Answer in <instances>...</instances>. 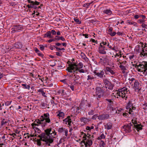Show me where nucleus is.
Returning a JSON list of instances; mask_svg holds the SVG:
<instances>
[{"label": "nucleus", "instance_id": "f257e3e1", "mask_svg": "<svg viewBox=\"0 0 147 147\" xmlns=\"http://www.w3.org/2000/svg\"><path fill=\"white\" fill-rule=\"evenodd\" d=\"M49 117V113H45L43 115H41L39 119L35 120L34 123L32 124V126L34 127L41 125L42 127H45L47 125V123H49L51 122Z\"/></svg>", "mask_w": 147, "mask_h": 147}, {"label": "nucleus", "instance_id": "f03ea898", "mask_svg": "<svg viewBox=\"0 0 147 147\" xmlns=\"http://www.w3.org/2000/svg\"><path fill=\"white\" fill-rule=\"evenodd\" d=\"M51 129H47L45 130V132L42 133L40 135L47 140L49 143L52 144L54 141V139H53V137H51V135L52 137V133H51Z\"/></svg>", "mask_w": 147, "mask_h": 147}, {"label": "nucleus", "instance_id": "7ed1b4c3", "mask_svg": "<svg viewBox=\"0 0 147 147\" xmlns=\"http://www.w3.org/2000/svg\"><path fill=\"white\" fill-rule=\"evenodd\" d=\"M135 67L137 69L138 71L139 72H143L145 76L147 75V62L142 61L139 63V64H137Z\"/></svg>", "mask_w": 147, "mask_h": 147}, {"label": "nucleus", "instance_id": "20e7f679", "mask_svg": "<svg viewBox=\"0 0 147 147\" xmlns=\"http://www.w3.org/2000/svg\"><path fill=\"white\" fill-rule=\"evenodd\" d=\"M81 135L83 136V138H84L85 140V147L88 146H91L93 143L92 141L91 140V138H93V135L91 136L88 134L84 133V132H81Z\"/></svg>", "mask_w": 147, "mask_h": 147}, {"label": "nucleus", "instance_id": "39448f33", "mask_svg": "<svg viewBox=\"0 0 147 147\" xmlns=\"http://www.w3.org/2000/svg\"><path fill=\"white\" fill-rule=\"evenodd\" d=\"M129 93V91L128 89L124 87L121 89H119V91L117 92L116 95L117 96H121L123 98L126 100L128 95Z\"/></svg>", "mask_w": 147, "mask_h": 147}, {"label": "nucleus", "instance_id": "423d86ee", "mask_svg": "<svg viewBox=\"0 0 147 147\" xmlns=\"http://www.w3.org/2000/svg\"><path fill=\"white\" fill-rule=\"evenodd\" d=\"M78 65H77L76 63L73 64L71 63L69 65V67H68L66 70L68 72L72 73L73 74L75 73L77 74L78 72H77V70L78 68Z\"/></svg>", "mask_w": 147, "mask_h": 147}, {"label": "nucleus", "instance_id": "0eeeda50", "mask_svg": "<svg viewBox=\"0 0 147 147\" xmlns=\"http://www.w3.org/2000/svg\"><path fill=\"white\" fill-rule=\"evenodd\" d=\"M104 86L101 88L100 87L97 86L96 89V94L98 96V98H100L103 96L105 94V89H104Z\"/></svg>", "mask_w": 147, "mask_h": 147}, {"label": "nucleus", "instance_id": "6e6552de", "mask_svg": "<svg viewBox=\"0 0 147 147\" xmlns=\"http://www.w3.org/2000/svg\"><path fill=\"white\" fill-rule=\"evenodd\" d=\"M107 44L106 42L104 41L100 43V45L98 48V52L99 53L104 54H106V50H107V49L105 47V45Z\"/></svg>", "mask_w": 147, "mask_h": 147}, {"label": "nucleus", "instance_id": "1a4fd4ad", "mask_svg": "<svg viewBox=\"0 0 147 147\" xmlns=\"http://www.w3.org/2000/svg\"><path fill=\"white\" fill-rule=\"evenodd\" d=\"M38 137L40 138L39 139H37L36 140H35V142H37V145L39 146H41V141H43L45 142L44 144L45 146H51V144L49 143L47 140L45 139L44 138L42 137L40 135L38 136Z\"/></svg>", "mask_w": 147, "mask_h": 147}, {"label": "nucleus", "instance_id": "9d476101", "mask_svg": "<svg viewBox=\"0 0 147 147\" xmlns=\"http://www.w3.org/2000/svg\"><path fill=\"white\" fill-rule=\"evenodd\" d=\"M73 115H71L70 116H68L66 118L63 120V123L68 125L69 128L71 125V123L72 122L71 119Z\"/></svg>", "mask_w": 147, "mask_h": 147}, {"label": "nucleus", "instance_id": "9b49d317", "mask_svg": "<svg viewBox=\"0 0 147 147\" xmlns=\"http://www.w3.org/2000/svg\"><path fill=\"white\" fill-rule=\"evenodd\" d=\"M105 71L106 74H108L109 72H110L111 75H115L116 73L115 70L113 68L109 67H106Z\"/></svg>", "mask_w": 147, "mask_h": 147}, {"label": "nucleus", "instance_id": "f8f14e48", "mask_svg": "<svg viewBox=\"0 0 147 147\" xmlns=\"http://www.w3.org/2000/svg\"><path fill=\"white\" fill-rule=\"evenodd\" d=\"M132 125L130 123L127 125H125L123 127L122 129L126 132H130L131 131V127Z\"/></svg>", "mask_w": 147, "mask_h": 147}, {"label": "nucleus", "instance_id": "ddd939ff", "mask_svg": "<svg viewBox=\"0 0 147 147\" xmlns=\"http://www.w3.org/2000/svg\"><path fill=\"white\" fill-rule=\"evenodd\" d=\"M109 117V115L107 114H104L99 115L98 117V119L100 120H106Z\"/></svg>", "mask_w": 147, "mask_h": 147}, {"label": "nucleus", "instance_id": "4468645a", "mask_svg": "<svg viewBox=\"0 0 147 147\" xmlns=\"http://www.w3.org/2000/svg\"><path fill=\"white\" fill-rule=\"evenodd\" d=\"M28 1L29 3H32V8L34 9H36L37 7L35 5H38L39 4V2L36 1H34L31 0H28Z\"/></svg>", "mask_w": 147, "mask_h": 147}, {"label": "nucleus", "instance_id": "2eb2a0df", "mask_svg": "<svg viewBox=\"0 0 147 147\" xmlns=\"http://www.w3.org/2000/svg\"><path fill=\"white\" fill-rule=\"evenodd\" d=\"M22 46V44L20 42L15 43L13 46L12 49H18L21 48Z\"/></svg>", "mask_w": 147, "mask_h": 147}, {"label": "nucleus", "instance_id": "dca6fc26", "mask_svg": "<svg viewBox=\"0 0 147 147\" xmlns=\"http://www.w3.org/2000/svg\"><path fill=\"white\" fill-rule=\"evenodd\" d=\"M9 120L8 119L6 118H2L1 121V127L5 126L6 125H7V124H9Z\"/></svg>", "mask_w": 147, "mask_h": 147}, {"label": "nucleus", "instance_id": "f3484780", "mask_svg": "<svg viewBox=\"0 0 147 147\" xmlns=\"http://www.w3.org/2000/svg\"><path fill=\"white\" fill-rule=\"evenodd\" d=\"M94 73L95 75L100 78H103L105 76L104 75L105 73L103 71H101L100 72H96L94 71Z\"/></svg>", "mask_w": 147, "mask_h": 147}, {"label": "nucleus", "instance_id": "a211bd4d", "mask_svg": "<svg viewBox=\"0 0 147 147\" xmlns=\"http://www.w3.org/2000/svg\"><path fill=\"white\" fill-rule=\"evenodd\" d=\"M37 91L39 93V94H41L42 95L45 97H47L46 95L45 94L46 91L44 90V88H40Z\"/></svg>", "mask_w": 147, "mask_h": 147}, {"label": "nucleus", "instance_id": "6ab92c4d", "mask_svg": "<svg viewBox=\"0 0 147 147\" xmlns=\"http://www.w3.org/2000/svg\"><path fill=\"white\" fill-rule=\"evenodd\" d=\"M86 100L82 101L81 102L79 105V107L80 109L84 110L87 108L86 107Z\"/></svg>", "mask_w": 147, "mask_h": 147}, {"label": "nucleus", "instance_id": "aec40b11", "mask_svg": "<svg viewBox=\"0 0 147 147\" xmlns=\"http://www.w3.org/2000/svg\"><path fill=\"white\" fill-rule=\"evenodd\" d=\"M13 26L15 28V29L16 31V32L20 31L22 28V26L19 24L13 25Z\"/></svg>", "mask_w": 147, "mask_h": 147}, {"label": "nucleus", "instance_id": "412c9836", "mask_svg": "<svg viewBox=\"0 0 147 147\" xmlns=\"http://www.w3.org/2000/svg\"><path fill=\"white\" fill-rule=\"evenodd\" d=\"M56 61L57 62V65L58 69L63 68L65 67L64 64L61 62L59 61Z\"/></svg>", "mask_w": 147, "mask_h": 147}, {"label": "nucleus", "instance_id": "4be33fe9", "mask_svg": "<svg viewBox=\"0 0 147 147\" xmlns=\"http://www.w3.org/2000/svg\"><path fill=\"white\" fill-rule=\"evenodd\" d=\"M142 127L143 126L140 123L139 124L137 123V124H136L134 127L136 129L137 131H139L140 130L142 129Z\"/></svg>", "mask_w": 147, "mask_h": 147}, {"label": "nucleus", "instance_id": "5701e85b", "mask_svg": "<svg viewBox=\"0 0 147 147\" xmlns=\"http://www.w3.org/2000/svg\"><path fill=\"white\" fill-rule=\"evenodd\" d=\"M80 120L81 122L86 124L90 121V119L87 118L85 117H82L80 118Z\"/></svg>", "mask_w": 147, "mask_h": 147}, {"label": "nucleus", "instance_id": "b1692460", "mask_svg": "<svg viewBox=\"0 0 147 147\" xmlns=\"http://www.w3.org/2000/svg\"><path fill=\"white\" fill-rule=\"evenodd\" d=\"M105 129H111L112 127V123L110 122H109L105 125Z\"/></svg>", "mask_w": 147, "mask_h": 147}, {"label": "nucleus", "instance_id": "393cba45", "mask_svg": "<svg viewBox=\"0 0 147 147\" xmlns=\"http://www.w3.org/2000/svg\"><path fill=\"white\" fill-rule=\"evenodd\" d=\"M119 67L121 68L122 72L123 74H125L126 72L127 69L125 66L123 65H120L119 66Z\"/></svg>", "mask_w": 147, "mask_h": 147}, {"label": "nucleus", "instance_id": "a878e982", "mask_svg": "<svg viewBox=\"0 0 147 147\" xmlns=\"http://www.w3.org/2000/svg\"><path fill=\"white\" fill-rule=\"evenodd\" d=\"M64 114L63 112H59V113L57 115V116L58 117L59 119H63L64 117Z\"/></svg>", "mask_w": 147, "mask_h": 147}, {"label": "nucleus", "instance_id": "bb28decb", "mask_svg": "<svg viewBox=\"0 0 147 147\" xmlns=\"http://www.w3.org/2000/svg\"><path fill=\"white\" fill-rule=\"evenodd\" d=\"M139 83L137 80H136L134 83V87L136 90L139 89Z\"/></svg>", "mask_w": 147, "mask_h": 147}, {"label": "nucleus", "instance_id": "cd10ccee", "mask_svg": "<svg viewBox=\"0 0 147 147\" xmlns=\"http://www.w3.org/2000/svg\"><path fill=\"white\" fill-rule=\"evenodd\" d=\"M140 55L143 56H147V49H143L142 52L140 53Z\"/></svg>", "mask_w": 147, "mask_h": 147}, {"label": "nucleus", "instance_id": "c85d7f7f", "mask_svg": "<svg viewBox=\"0 0 147 147\" xmlns=\"http://www.w3.org/2000/svg\"><path fill=\"white\" fill-rule=\"evenodd\" d=\"M22 86H23L24 89H27L29 90L30 88V85L29 84L27 85L26 84H21Z\"/></svg>", "mask_w": 147, "mask_h": 147}, {"label": "nucleus", "instance_id": "c756f323", "mask_svg": "<svg viewBox=\"0 0 147 147\" xmlns=\"http://www.w3.org/2000/svg\"><path fill=\"white\" fill-rule=\"evenodd\" d=\"M94 79V78L93 76L92 75H88L87 76V80L89 82H91Z\"/></svg>", "mask_w": 147, "mask_h": 147}, {"label": "nucleus", "instance_id": "7c9ffc66", "mask_svg": "<svg viewBox=\"0 0 147 147\" xmlns=\"http://www.w3.org/2000/svg\"><path fill=\"white\" fill-rule=\"evenodd\" d=\"M104 83L105 85V87H106L107 86L110 85L111 82L109 81L108 80L105 79L104 80Z\"/></svg>", "mask_w": 147, "mask_h": 147}, {"label": "nucleus", "instance_id": "2f4dec72", "mask_svg": "<svg viewBox=\"0 0 147 147\" xmlns=\"http://www.w3.org/2000/svg\"><path fill=\"white\" fill-rule=\"evenodd\" d=\"M103 12L108 15H110L112 13V11L109 9H106L103 11Z\"/></svg>", "mask_w": 147, "mask_h": 147}, {"label": "nucleus", "instance_id": "473e14b6", "mask_svg": "<svg viewBox=\"0 0 147 147\" xmlns=\"http://www.w3.org/2000/svg\"><path fill=\"white\" fill-rule=\"evenodd\" d=\"M55 37L56 38V40H57V41L59 40H61L63 41H65V38L63 37V36H55Z\"/></svg>", "mask_w": 147, "mask_h": 147}, {"label": "nucleus", "instance_id": "72a5a7b5", "mask_svg": "<svg viewBox=\"0 0 147 147\" xmlns=\"http://www.w3.org/2000/svg\"><path fill=\"white\" fill-rule=\"evenodd\" d=\"M113 86L111 83V84L110 85H108L106 87H104V88L106 89V90H107L106 89L107 88H108L109 89L112 90L113 88Z\"/></svg>", "mask_w": 147, "mask_h": 147}, {"label": "nucleus", "instance_id": "f704fd0d", "mask_svg": "<svg viewBox=\"0 0 147 147\" xmlns=\"http://www.w3.org/2000/svg\"><path fill=\"white\" fill-rule=\"evenodd\" d=\"M73 78L74 79V81L75 82L76 80L80 78V77L77 74H74V75Z\"/></svg>", "mask_w": 147, "mask_h": 147}, {"label": "nucleus", "instance_id": "c9c22d12", "mask_svg": "<svg viewBox=\"0 0 147 147\" xmlns=\"http://www.w3.org/2000/svg\"><path fill=\"white\" fill-rule=\"evenodd\" d=\"M73 108L74 109L76 112L77 113H78L80 112V111H79V107L76 106H74V107H72V109Z\"/></svg>", "mask_w": 147, "mask_h": 147}, {"label": "nucleus", "instance_id": "e433bc0d", "mask_svg": "<svg viewBox=\"0 0 147 147\" xmlns=\"http://www.w3.org/2000/svg\"><path fill=\"white\" fill-rule=\"evenodd\" d=\"M132 106V104L131 101H129L128 102L127 106L126 107V109L131 108V107Z\"/></svg>", "mask_w": 147, "mask_h": 147}, {"label": "nucleus", "instance_id": "4c0bfd02", "mask_svg": "<svg viewBox=\"0 0 147 147\" xmlns=\"http://www.w3.org/2000/svg\"><path fill=\"white\" fill-rule=\"evenodd\" d=\"M36 53L38 54L39 56L42 57V58H44V55L42 53H40V52L39 50L38 52V53Z\"/></svg>", "mask_w": 147, "mask_h": 147}, {"label": "nucleus", "instance_id": "58836bf2", "mask_svg": "<svg viewBox=\"0 0 147 147\" xmlns=\"http://www.w3.org/2000/svg\"><path fill=\"white\" fill-rule=\"evenodd\" d=\"M105 145V143L104 141L101 140L100 143V147H104Z\"/></svg>", "mask_w": 147, "mask_h": 147}, {"label": "nucleus", "instance_id": "ea45409f", "mask_svg": "<svg viewBox=\"0 0 147 147\" xmlns=\"http://www.w3.org/2000/svg\"><path fill=\"white\" fill-rule=\"evenodd\" d=\"M92 2H91L89 3H86L83 5V6L84 7H85L87 8H88L89 7V6H90V5L91 4H92Z\"/></svg>", "mask_w": 147, "mask_h": 147}, {"label": "nucleus", "instance_id": "a19ab883", "mask_svg": "<svg viewBox=\"0 0 147 147\" xmlns=\"http://www.w3.org/2000/svg\"><path fill=\"white\" fill-rule=\"evenodd\" d=\"M83 66V64L81 62H80L78 64V67L77 68H82Z\"/></svg>", "mask_w": 147, "mask_h": 147}, {"label": "nucleus", "instance_id": "79ce46f5", "mask_svg": "<svg viewBox=\"0 0 147 147\" xmlns=\"http://www.w3.org/2000/svg\"><path fill=\"white\" fill-rule=\"evenodd\" d=\"M65 129L63 128L62 127L59 128L58 129V131L59 133H62L63 131L65 130Z\"/></svg>", "mask_w": 147, "mask_h": 147}, {"label": "nucleus", "instance_id": "37998d69", "mask_svg": "<svg viewBox=\"0 0 147 147\" xmlns=\"http://www.w3.org/2000/svg\"><path fill=\"white\" fill-rule=\"evenodd\" d=\"M102 59H103V61L104 62H107L108 61V59L107 58V57L106 56H104L102 57Z\"/></svg>", "mask_w": 147, "mask_h": 147}, {"label": "nucleus", "instance_id": "c03bdc74", "mask_svg": "<svg viewBox=\"0 0 147 147\" xmlns=\"http://www.w3.org/2000/svg\"><path fill=\"white\" fill-rule=\"evenodd\" d=\"M74 20L78 24H80L81 23V21H80L78 19L74 18Z\"/></svg>", "mask_w": 147, "mask_h": 147}, {"label": "nucleus", "instance_id": "a18cd8bd", "mask_svg": "<svg viewBox=\"0 0 147 147\" xmlns=\"http://www.w3.org/2000/svg\"><path fill=\"white\" fill-rule=\"evenodd\" d=\"M50 31H47L46 33L44 34V38H49V34L50 33Z\"/></svg>", "mask_w": 147, "mask_h": 147}, {"label": "nucleus", "instance_id": "49530a36", "mask_svg": "<svg viewBox=\"0 0 147 147\" xmlns=\"http://www.w3.org/2000/svg\"><path fill=\"white\" fill-rule=\"evenodd\" d=\"M77 71H78L80 73H84L85 72L84 70L83 69H81V68H78L77 70Z\"/></svg>", "mask_w": 147, "mask_h": 147}, {"label": "nucleus", "instance_id": "de8ad7c7", "mask_svg": "<svg viewBox=\"0 0 147 147\" xmlns=\"http://www.w3.org/2000/svg\"><path fill=\"white\" fill-rule=\"evenodd\" d=\"M145 22V21L144 20V19H140L138 20V22L140 24L143 23H144Z\"/></svg>", "mask_w": 147, "mask_h": 147}, {"label": "nucleus", "instance_id": "09e8293b", "mask_svg": "<svg viewBox=\"0 0 147 147\" xmlns=\"http://www.w3.org/2000/svg\"><path fill=\"white\" fill-rule=\"evenodd\" d=\"M53 41H57L56 38L55 37V38L52 39H50L48 41V42H49V43H50L51 42Z\"/></svg>", "mask_w": 147, "mask_h": 147}, {"label": "nucleus", "instance_id": "8fccbe9b", "mask_svg": "<svg viewBox=\"0 0 147 147\" xmlns=\"http://www.w3.org/2000/svg\"><path fill=\"white\" fill-rule=\"evenodd\" d=\"M55 47L56 49L58 51H59V50H65V49L64 48H60L57 47Z\"/></svg>", "mask_w": 147, "mask_h": 147}, {"label": "nucleus", "instance_id": "3c124183", "mask_svg": "<svg viewBox=\"0 0 147 147\" xmlns=\"http://www.w3.org/2000/svg\"><path fill=\"white\" fill-rule=\"evenodd\" d=\"M128 56L129 59L132 60V59H134V57H135L134 55H130Z\"/></svg>", "mask_w": 147, "mask_h": 147}, {"label": "nucleus", "instance_id": "603ef678", "mask_svg": "<svg viewBox=\"0 0 147 147\" xmlns=\"http://www.w3.org/2000/svg\"><path fill=\"white\" fill-rule=\"evenodd\" d=\"M127 23L128 24H130V25H132L134 24V23H135V22H131L129 20H127Z\"/></svg>", "mask_w": 147, "mask_h": 147}, {"label": "nucleus", "instance_id": "864d4df0", "mask_svg": "<svg viewBox=\"0 0 147 147\" xmlns=\"http://www.w3.org/2000/svg\"><path fill=\"white\" fill-rule=\"evenodd\" d=\"M40 49L42 51H43L45 49L44 46L42 45H39Z\"/></svg>", "mask_w": 147, "mask_h": 147}, {"label": "nucleus", "instance_id": "5fc2aeb1", "mask_svg": "<svg viewBox=\"0 0 147 147\" xmlns=\"http://www.w3.org/2000/svg\"><path fill=\"white\" fill-rule=\"evenodd\" d=\"M116 33L115 32H111L109 33V34L112 36H114L116 34Z\"/></svg>", "mask_w": 147, "mask_h": 147}, {"label": "nucleus", "instance_id": "6e6d98bb", "mask_svg": "<svg viewBox=\"0 0 147 147\" xmlns=\"http://www.w3.org/2000/svg\"><path fill=\"white\" fill-rule=\"evenodd\" d=\"M51 32L53 35H55L56 34V32L54 30H52L51 31Z\"/></svg>", "mask_w": 147, "mask_h": 147}, {"label": "nucleus", "instance_id": "4d7b16f0", "mask_svg": "<svg viewBox=\"0 0 147 147\" xmlns=\"http://www.w3.org/2000/svg\"><path fill=\"white\" fill-rule=\"evenodd\" d=\"M106 100L108 102H109L110 105L112 104L113 103V102L111 99H106Z\"/></svg>", "mask_w": 147, "mask_h": 147}, {"label": "nucleus", "instance_id": "13d9d810", "mask_svg": "<svg viewBox=\"0 0 147 147\" xmlns=\"http://www.w3.org/2000/svg\"><path fill=\"white\" fill-rule=\"evenodd\" d=\"M131 122L134 125V126H135V125L136 124H137V121L133 119L131 120Z\"/></svg>", "mask_w": 147, "mask_h": 147}, {"label": "nucleus", "instance_id": "bf43d9fd", "mask_svg": "<svg viewBox=\"0 0 147 147\" xmlns=\"http://www.w3.org/2000/svg\"><path fill=\"white\" fill-rule=\"evenodd\" d=\"M100 137L101 139H104L105 138V136L104 135L103 133H102L100 136Z\"/></svg>", "mask_w": 147, "mask_h": 147}, {"label": "nucleus", "instance_id": "052dcab7", "mask_svg": "<svg viewBox=\"0 0 147 147\" xmlns=\"http://www.w3.org/2000/svg\"><path fill=\"white\" fill-rule=\"evenodd\" d=\"M11 30H12L11 31V33H14L15 32H16V31L15 29V28L14 27L11 28Z\"/></svg>", "mask_w": 147, "mask_h": 147}, {"label": "nucleus", "instance_id": "680f3d73", "mask_svg": "<svg viewBox=\"0 0 147 147\" xmlns=\"http://www.w3.org/2000/svg\"><path fill=\"white\" fill-rule=\"evenodd\" d=\"M89 115H92L94 114V111L92 110H91L88 113Z\"/></svg>", "mask_w": 147, "mask_h": 147}, {"label": "nucleus", "instance_id": "e2e57ef3", "mask_svg": "<svg viewBox=\"0 0 147 147\" xmlns=\"http://www.w3.org/2000/svg\"><path fill=\"white\" fill-rule=\"evenodd\" d=\"M11 102V101H7L5 103V105L6 106H8L9 105H10Z\"/></svg>", "mask_w": 147, "mask_h": 147}, {"label": "nucleus", "instance_id": "0e129e2a", "mask_svg": "<svg viewBox=\"0 0 147 147\" xmlns=\"http://www.w3.org/2000/svg\"><path fill=\"white\" fill-rule=\"evenodd\" d=\"M98 116L97 115H94L92 117V119H96L97 118H98Z\"/></svg>", "mask_w": 147, "mask_h": 147}, {"label": "nucleus", "instance_id": "69168bd1", "mask_svg": "<svg viewBox=\"0 0 147 147\" xmlns=\"http://www.w3.org/2000/svg\"><path fill=\"white\" fill-rule=\"evenodd\" d=\"M147 26V24H145L144 23L142 24L141 26L143 28H147L146 27Z\"/></svg>", "mask_w": 147, "mask_h": 147}, {"label": "nucleus", "instance_id": "338daca9", "mask_svg": "<svg viewBox=\"0 0 147 147\" xmlns=\"http://www.w3.org/2000/svg\"><path fill=\"white\" fill-rule=\"evenodd\" d=\"M135 80V78H131L130 79H129V83L130 84H132V82L134 81Z\"/></svg>", "mask_w": 147, "mask_h": 147}, {"label": "nucleus", "instance_id": "774afa93", "mask_svg": "<svg viewBox=\"0 0 147 147\" xmlns=\"http://www.w3.org/2000/svg\"><path fill=\"white\" fill-rule=\"evenodd\" d=\"M91 106V104L90 102H86V107L87 108V107H90Z\"/></svg>", "mask_w": 147, "mask_h": 147}]
</instances>
